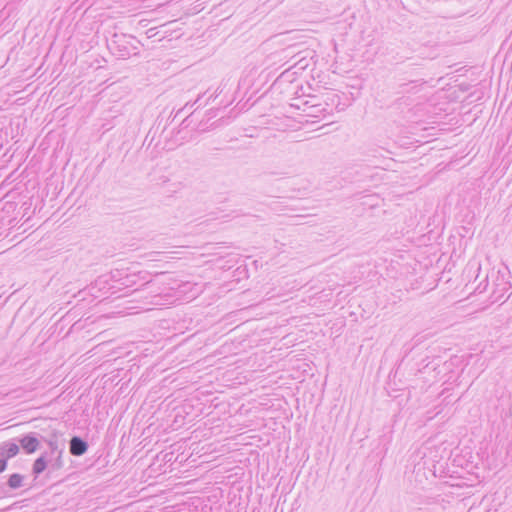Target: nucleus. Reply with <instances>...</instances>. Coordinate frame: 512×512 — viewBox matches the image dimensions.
Instances as JSON below:
<instances>
[{
	"label": "nucleus",
	"mask_w": 512,
	"mask_h": 512,
	"mask_svg": "<svg viewBox=\"0 0 512 512\" xmlns=\"http://www.w3.org/2000/svg\"><path fill=\"white\" fill-rule=\"evenodd\" d=\"M140 41L127 34H114L108 44L109 49L119 58H127L138 54Z\"/></svg>",
	"instance_id": "1"
},
{
	"label": "nucleus",
	"mask_w": 512,
	"mask_h": 512,
	"mask_svg": "<svg viewBox=\"0 0 512 512\" xmlns=\"http://www.w3.org/2000/svg\"><path fill=\"white\" fill-rule=\"evenodd\" d=\"M19 444L27 454L34 453L40 446V442L34 433L24 435L19 439Z\"/></svg>",
	"instance_id": "2"
},
{
	"label": "nucleus",
	"mask_w": 512,
	"mask_h": 512,
	"mask_svg": "<svg viewBox=\"0 0 512 512\" xmlns=\"http://www.w3.org/2000/svg\"><path fill=\"white\" fill-rule=\"evenodd\" d=\"M69 449L73 456H82L88 450V443L79 436H73L69 443Z\"/></svg>",
	"instance_id": "3"
},
{
	"label": "nucleus",
	"mask_w": 512,
	"mask_h": 512,
	"mask_svg": "<svg viewBox=\"0 0 512 512\" xmlns=\"http://www.w3.org/2000/svg\"><path fill=\"white\" fill-rule=\"evenodd\" d=\"M19 453V445L14 442H3L0 445V457L7 462Z\"/></svg>",
	"instance_id": "4"
},
{
	"label": "nucleus",
	"mask_w": 512,
	"mask_h": 512,
	"mask_svg": "<svg viewBox=\"0 0 512 512\" xmlns=\"http://www.w3.org/2000/svg\"><path fill=\"white\" fill-rule=\"evenodd\" d=\"M47 468H49L48 464V453H43L40 457H38L32 467V473L35 478H37L42 472H44Z\"/></svg>",
	"instance_id": "5"
},
{
	"label": "nucleus",
	"mask_w": 512,
	"mask_h": 512,
	"mask_svg": "<svg viewBox=\"0 0 512 512\" xmlns=\"http://www.w3.org/2000/svg\"><path fill=\"white\" fill-rule=\"evenodd\" d=\"M62 454L63 450H60V452H58V454H55L53 457H48L49 472L57 471L64 466Z\"/></svg>",
	"instance_id": "6"
},
{
	"label": "nucleus",
	"mask_w": 512,
	"mask_h": 512,
	"mask_svg": "<svg viewBox=\"0 0 512 512\" xmlns=\"http://www.w3.org/2000/svg\"><path fill=\"white\" fill-rule=\"evenodd\" d=\"M24 476L19 473H14L9 476L7 481V485L11 489H18L23 485Z\"/></svg>",
	"instance_id": "7"
},
{
	"label": "nucleus",
	"mask_w": 512,
	"mask_h": 512,
	"mask_svg": "<svg viewBox=\"0 0 512 512\" xmlns=\"http://www.w3.org/2000/svg\"><path fill=\"white\" fill-rule=\"evenodd\" d=\"M49 447H50V451H48V457H53L55 454H58V452H60L61 449L58 448V445H57V442L56 441H49Z\"/></svg>",
	"instance_id": "8"
},
{
	"label": "nucleus",
	"mask_w": 512,
	"mask_h": 512,
	"mask_svg": "<svg viewBox=\"0 0 512 512\" xmlns=\"http://www.w3.org/2000/svg\"><path fill=\"white\" fill-rule=\"evenodd\" d=\"M193 114L187 116L182 122H181V126L183 128H188L190 126V123H191V117H192Z\"/></svg>",
	"instance_id": "9"
},
{
	"label": "nucleus",
	"mask_w": 512,
	"mask_h": 512,
	"mask_svg": "<svg viewBox=\"0 0 512 512\" xmlns=\"http://www.w3.org/2000/svg\"><path fill=\"white\" fill-rule=\"evenodd\" d=\"M311 146H312V144H309V143H300V144L298 145V148H299V150H301V151H306V150L310 149V148H311Z\"/></svg>",
	"instance_id": "10"
},
{
	"label": "nucleus",
	"mask_w": 512,
	"mask_h": 512,
	"mask_svg": "<svg viewBox=\"0 0 512 512\" xmlns=\"http://www.w3.org/2000/svg\"><path fill=\"white\" fill-rule=\"evenodd\" d=\"M7 468V462L5 461V459H2L0 457V473L4 472Z\"/></svg>",
	"instance_id": "11"
},
{
	"label": "nucleus",
	"mask_w": 512,
	"mask_h": 512,
	"mask_svg": "<svg viewBox=\"0 0 512 512\" xmlns=\"http://www.w3.org/2000/svg\"><path fill=\"white\" fill-rule=\"evenodd\" d=\"M208 119H211L216 116V111L211 109L207 112Z\"/></svg>",
	"instance_id": "12"
},
{
	"label": "nucleus",
	"mask_w": 512,
	"mask_h": 512,
	"mask_svg": "<svg viewBox=\"0 0 512 512\" xmlns=\"http://www.w3.org/2000/svg\"><path fill=\"white\" fill-rule=\"evenodd\" d=\"M199 131H205L206 129L202 126V122L198 125V128H197Z\"/></svg>",
	"instance_id": "13"
},
{
	"label": "nucleus",
	"mask_w": 512,
	"mask_h": 512,
	"mask_svg": "<svg viewBox=\"0 0 512 512\" xmlns=\"http://www.w3.org/2000/svg\"><path fill=\"white\" fill-rule=\"evenodd\" d=\"M187 106H189V103H186V105H185L182 109L178 110V112L176 113L175 117H177V115H178V114H179V113H180L184 108H186Z\"/></svg>",
	"instance_id": "14"
},
{
	"label": "nucleus",
	"mask_w": 512,
	"mask_h": 512,
	"mask_svg": "<svg viewBox=\"0 0 512 512\" xmlns=\"http://www.w3.org/2000/svg\"><path fill=\"white\" fill-rule=\"evenodd\" d=\"M382 157H383L384 159H388V160H390V161H393V160H394L392 157H389V156H384V155H382Z\"/></svg>",
	"instance_id": "15"
},
{
	"label": "nucleus",
	"mask_w": 512,
	"mask_h": 512,
	"mask_svg": "<svg viewBox=\"0 0 512 512\" xmlns=\"http://www.w3.org/2000/svg\"><path fill=\"white\" fill-rule=\"evenodd\" d=\"M152 292H157V294H155V297H158L160 295V291L158 290H152Z\"/></svg>",
	"instance_id": "16"
},
{
	"label": "nucleus",
	"mask_w": 512,
	"mask_h": 512,
	"mask_svg": "<svg viewBox=\"0 0 512 512\" xmlns=\"http://www.w3.org/2000/svg\"><path fill=\"white\" fill-rule=\"evenodd\" d=\"M145 285L151 286V285H152V283H151V281H147V282L145 283Z\"/></svg>",
	"instance_id": "17"
}]
</instances>
